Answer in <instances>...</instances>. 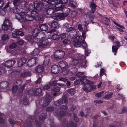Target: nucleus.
Instances as JSON below:
<instances>
[{"label": "nucleus", "mask_w": 127, "mask_h": 127, "mask_svg": "<svg viewBox=\"0 0 127 127\" xmlns=\"http://www.w3.org/2000/svg\"><path fill=\"white\" fill-rule=\"evenodd\" d=\"M83 74L84 73L83 72H79L76 74V76L79 77H82Z\"/></svg>", "instance_id": "obj_64"}, {"label": "nucleus", "mask_w": 127, "mask_h": 127, "mask_svg": "<svg viewBox=\"0 0 127 127\" xmlns=\"http://www.w3.org/2000/svg\"><path fill=\"white\" fill-rule=\"evenodd\" d=\"M66 32L67 33H77L76 29L74 27H70L67 28L66 29Z\"/></svg>", "instance_id": "obj_30"}, {"label": "nucleus", "mask_w": 127, "mask_h": 127, "mask_svg": "<svg viewBox=\"0 0 127 127\" xmlns=\"http://www.w3.org/2000/svg\"><path fill=\"white\" fill-rule=\"evenodd\" d=\"M9 122L10 123V124L12 125H13L17 123L16 121H14V120H13V119H10L9 120Z\"/></svg>", "instance_id": "obj_63"}, {"label": "nucleus", "mask_w": 127, "mask_h": 127, "mask_svg": "<svg viewBox=\"0 0 127 127\" xmlns=\"http://www.w3.org/2000/svg\"><path fill=\"white\" fill-rule=\"evenodd\" d=\"M44 70V67L43 66L39 65L37 66L35 68V71L36 73H41Z\"/></svg>", "instance_id": "obj_20"}, {"label": "nucleus", "mask_w": 127, "mask_h": 127, "mask_svg": "<svg viewBox=\"0 0 127 127\" xmlns=\"http://www.w3.org/2000/svg\"><path fill=\"white\" fill-rule=\"evenodd\" d=\"M66 33H63L60 34V37L61 39H63L65 38L66 36Z\"/></svg>", "instance_id": "obj_60"}, {"label": "nucleus", "mask_w": 127, "mask_h": 127, "mask_svg": "<svg viewBox=\"0 0 127 127\" xmlns=\"http://www.w3.org/2000/svg\"><path fill=\"white\" fill-rule=\"evenodd\" d=\"M64 45L69 44L70 43V40L68 39H64L62 41Z\"/></svg>", "instance_id": "obj_54"}, {"label": "nucleus", "mask_w": 127, "mask_h": 127, "mask_svg": "<svg viewBox=\"0 0 127 127\" xmlns=\"http://www.w3.org/2000/svg\"><path fill=\"white\" fill-rule=\"evenodd\" d=\"M42 89L40 88H39L36 89L33 91L30 90L29 92H30L31 94H32L35 95L37 96L40 95L42 93Z\"/></svg>", "instance_id": "obj_17"}, {"label": "nucleus", "mask_w": 127, "mask_h": 127, "mask_svg": "<svg viewBox=\"0 0 127 127\" xmlns=\"http://www.w3.org/2000/svg\"><path fill=\"white\" fill-rule=\"evenodd\" d=\"M62 71L61 72L62 74L65 75L69 73V71L67 68L62 69Z\"/></svg>", "instance_id": "obj_33"}, {"label": "nucleus", "mask_w": 127, "mask_h": 127, "mask_svg": "<svg viewBox=\"0 0 127 127\" xmlns=\"http://www.w3.org/2000/svg\"><path fill=\"white\" fill-rule=\"evenodd\" d=\"M65 53L61 50L56 51L54 55V58L57 59H61L65 55Z\"/></svg>", "instance_id": "obj_9"}, {"label": "nucleus", "mask_w": 127, "mask_h": 127, "mask_svg": "<svg viewBox=\"0 0 127 127\" xmlns=\"http://www.w3.org/2000/svg\"><path fill=\"white\" fill-rule=\"evenodd\" d=\"M104 74L106 75L105 73L104 70L103 68H101L100 71V77H101Z\"/></svg>", "instance_id": "obj_59"}, {"label": "nucleus", "mask_w": 127, "mask_h": 127, "mask_svg": "<svg viewBox=\"0 0 127 127\" xmlns=\"http://www.w3.org/2000/svg\"><path fill=\"white\" fill-rule=\"evenodd\" d=\"M2 28L3 30L7 31L10 30L12 31L14 29L12 27V23L10 22L9 20L7 18H6L2 26Z\"/></svg>", "instance_id": "obj_2"}, {"label": "nucleus", "mask_w": 127, "mask_h": 127, "mask_svg": "<svg viewBox=\"0 0 127 127\" xmlns=\"http://www.w3.org/2000/svg\"><path fill=\"white\" fill-rule=\"evenodd\" d=\"M67 126L68 127H76L77 126L76 124L72 122L67 123Z\"/></svg>", "instance_id": "obj_40"}, {"label": "nucleus", "mask_w": 127, "mask_h": 127, "mask_svg": "<svg viewBox=\"0 0 127 127\" xmlns=\"http://www.w3.org/2000/svg\"><path fill=\"white\" fill-rule=\"evenodd\" d=\"M58 64L61 69L68 68V67L67 63L64 61L60 62Z\"/></svg>", "instance_id": "obj_21"}, {"label": "nucleus", "mask_w": 127, "mask_h": 127, "mask_svg": "<svg viewBox=\"0 0 127 127\" xmlns=\"http://www.w3.org/2000/svg\"><path fill=\"white\" fill-rule=\"evenodd\" d=\"M16 61L14 60H9L6 61L4 63L5 66L8 67H12L16 63Z\"/></svg>", "instance_id": "obj_15"}, {"label": "nucleus", "mask_w": 127, "mask_h": 127, "mask_svg": "<svg viewBox=\"0 0 127 127\" xmlns=\"http://www.w3.org/2000/svg\"><path fill=\"white\" fill-rule=\"evenodd\" d=\"M19 72L17 71L12 72L11 73V77L12 78H14L17 77Z\"/></svg>", "instance_id": "obj_32"}, {"label": "nucleus", "mask_w": 127, "mask_h": 127, "mask_svg": "<svg viewBox=\"0 0 127 127\" xmlns=\"http://www.w3.org/2000/svg\"><path fill=\"white\" fill-rule=\"evenodd\" d=\"M85 58V55H83L81 56V59L80 60L79 65L82 67H86V62L84 61V59Z\"/></svg>", "instance_id": "obj_19"}, {"label": "nucleus", "mask_w": 127, "mask_h": 127, "mask_svg": "<svg viewBox=\"0 0 127 127\" xmlns=\"http://www.w3.org/2000/svg\"><path fill=\"white\" fill-rule=\"evenodd\" d=\"M18 86L17 85L14 86L12 89V92L14 93H16L18 90Z\"/></svg>", "instance_id": "obj_52"}, {"label": "nucleus", "mask_w": 127, "mask_h": 127, "mask_svg": "<svg viewBox=\"0 0 127 127\" xmlns=\"http://www.w3.org/2000/svg\"><path fill=\"white\" fill-rule=\"evenodd\" d=\"M9 86V83L7 81H3L0 83V88L2 89L7 88Z\"/></svg>", "instance_id": "obj_23"}, {"label": "nucleus", "mask_w": 127, "mask_h": 127, "mask_svg": "<svg viewBox=\"0 0 127 127\" xmlns=\"http://www.w3.org/2000/svg\"><path fill=\"white\" fill-rule=\"evenodd\" d=\"M27 60L24 58H23L20 59L17 62L18 65L19 67H21L26 62Z\"/></svg>", "instance_id": "obj_22"}, {"label": "nucleus", "mask_w": 127, "mask_h": 127, "mask_svg": "<svg viewBox=\"0 0 127 127\" xmlns=\"http://www.w3.org/2000/svg\"><path fill=\"white\" fill-rule=\"evenodd\" d=\"M63 103V100L60 99L57 101H55L54 103L55 106H59L61 105Z\"/></svg>", "instance_id": "obj_34"}, {"label": "nucleus", "mask_w": 127, "mask_h": 127, "mask_svg": "<svg viewBox=\"0 0 127 127\" xmlns=\"http://www.w3.org/2000/svg\"><path fill=\"white\" fill-rule=\"evenodd\" d=\"M39 42L37 43L39 48H40L42 49H43L44 48L48 47L50 46L49 42L47 40H41L38 41Z\"/></svg>", "instance_id": "obj_5"}, {"label": "nucleus", "mask_w": 127, "mask_h": 127, "mask_svg": "<svg viewBox=\"0 0 127 127\" xmlns=\"http://www.w3.org/2000/svg\"><path fill=\"white\" fill-rule=\"evenodd\" d=\"M49 84L50 86H53L57 85V83L56 81H52L50 82Z\"/></svg>", "instance_id": "obj_53"}, {"label": "nucleus", "mask_w": 127, "mask_h": 127, "mask_svg": "<svg viewBox=\"0 0 127 127\" xmlns=\"http://www.w3.org/2000/svg\"><path fill=\"white\" fill-rule=\"evenodd\" d=\"M39 28L41 31H45L47 30L48 29V26L46 24H41L39 25Z\"/></svg>", "instance_id": "obj_25"}, {"label": "nucleus", "mask_w": 127, "mask_h": 127, "mask_svg": "<svg viewBox=\"0 0 127 127\" xmlns=\"http://www.w3.org/2000/svg\"><path fill=\"white\" fill-rule=\"evenodd\" d=\"M35 9L38 11H40L41 9L42 4L38 2L35 3H34Z\"/></svg>", "instance_id": "obj_29"}, {"label": "nucleus", "mask_w": 127, "mask_h": 127, "mask_svg": "<svg viewBox=\"0 0 127 127\" xmlns=\"http://www.w3.org/2000/svg\"><path fill=\"white\" fill-rule=\"evenodd\" d=\"M47 2L50 4L51 5L53 6L52 7H55V6L57 5V4H59V2H58L57 0H46Z\"/></svg>", "instance_id": "obj_24"}, {"label": "nucleus", "mask_w": 127, "mask_h": 127, "mask_svg": "<svg viewBox=\"0 0 127 127\" xmlns=\"http://www.w3.org/2000/svg\"><path fill=\"white\" fill-rule=\"evenodd\" d=\"M16 46V44L15 43H12L9 46V47L10 49H12L15 48Z\"/></svg>", "instance_id": "obj_62"}, {"label": "nucleus", "mask_w": 127, "mask_h": 127, "mask_svg": "<svg viewBox=\"0 0 127 127\" xmlns=\"http://www.w3.org/2000/svg\"><path fill=\"white\" fill-rule=\"evenodd\" d=\"M24 14H25L23 13L19 14H17L15 15L16 18L20 22H25V16L24 15Z\"/></svg>", "instance_id": "obj_12"}, {"label": "nucleus", "mask_w": 127, "mask_h": 127, "mask_svg": "<svg viewBox=\"0 0 127 127\" xmlns=\"http://www.w3.org/2000/svg\"><path fill=\"white\" fill-rule=\"evenodd\" d=\"M50 86L49 85V84L45 85L43 87V90H47L49 89L50 88Z\"/></svg>", "instance_id": "obj_58"}, {"label": "nucleus", "mask_w": 127, "mask_h": 127, "mask_svg": "<svg viewBox=\"0 0 127 127\" xmlns=\"http://www.w3.org/2000/svg\"><path fill=\"white\" fill-rule=\"evenodd\" d=\"M65 15L63 13H56L54 16H53L52 18L55 20H63L67 16H65Z\"/></svg>", "instance_id": "obj_10"}, {"label": "nucleus", "mask_w": 127, "mask_h": 127, "mask_svg": "<svg viewBox=\"0 0 127 127\" xmlns=\"http://www.w3.org/2000/svg\"><path fill=\"white\" fill-rule=\"evenodd\" d=\"M51 71L53 74L58 73L60 71V69L58 66L56 65H53L51 68Z\"/></svg>", "instance_id": "obj_16"}, {"label": "nucleus", "mask_w": 127, "mask_h": 127, "mask_svg": "<svg viewBox=\"0 0 127 127\" xmlns=\"http://www.w3.org/2000/svg\"><path fill=\"white\" fill-rule=\"evenodd\" d=\"M69 2L71 6L75 7L77 6V3L75 0H70Z\"/></svg>", "instance_id": "obj_42"}, {"label": "nucleus", "mask_w": 127, "mask_h": 127, "mask_svg": "<svg viewBox=\"0 0 127 127\" xmlns=\"http://www.w3.org/2000/svg\"><path fill=\"white\" fill-rule=\"evenodd\" d=\"M53 107H47L46 110L47 111L50 112L53 111L54 110Z\"/></svg>", "instance_id": "obj_61"}, {"label": "nucleus", "mask_w": 127, "mask_h": 127, "mask_svg": "<svg viewBox=\"0 0 127 127\" xmlns=\"http://www.w3.org/2000/svg\"><path fill=\"white\" fill-rule=\"evenodd\" d=\"M59 4H65L67 3L68 0H57Z\"/></svg>", "instance_id": "obj_49"}, {"label": "nucleus", "mask_w": 127, "mask_h": 127, "mask_svg": "<svg viewBox=\"0 0 127 127\" xmlns=\"http://www.w3.org/2000/svg\"><path fill=\"white\" fill-rule=\"evenodd\" d=\"M40 30L39 29L35 28L32 32L33 38V41L35 43L38 42V41L42 38V37L41 38H38L37 37L38 34L39 33Z\"/></svg>", "instance_id": "obj_6"}, {"label": "nucleus", "mask_w": 127, "mask_h": 127, "mask_svg": "<svg viewBox=\"0 0 127 127\" xmlns=\"http://www.w3.org/2000/svg\"><path fill=\"white\" fill-rule=\"evenodd\" d=\"M24 35V33L21 31L19 30H16L12 34V36L16 38H19V36H23Z\"/></svg>", "instance_id": "obj_14"}, {"label": "nucleus", "mask_w": 127, "mask_h": 127, "mask_svg": "<svg viewBox=\"0 0 127 127\" xmlns=\"http://www.w3.org/2000/svg\"><path fill=\"white\" fill-rule=\"evenodd\" d=\"M28 13L30 14L32 16L34 19L36 20H41L43 21V18L42 16L39 15L38 12L35 10L31 12L29 11L28 12Z\"/></svg>", "instance_id": "obj_4"}, {"label": "nucleus", "mask_w": 127, "mask_h": 127, "mask_svg": "<svg viewBox=\"0 0 127 127\" xmlns=\"http://www.w3.org/2000/svg\"><path fill=\"white\" fill-rule=\"evenodd\" d=\"M55 7L57 8H56V10L57 11L62 10L63 13L65 15V16H67L68 15V14L70 11V9L69 8L64 7L62 8L61 7V6H57V5H56Z\"/></svg>", "instance_id": "obj_8"}, {"label": "nucleus", "mask_w": 127, "mask_h": 127, "mask_svg": "<svg viewBox=\"0 0 127 127\" xmlns=\"http://www.w3.org/2000/svg\"><path fill=\"white\" fill-rule=\"evenodd\" d=\"M82 88L83 90L86 92L88 93L91 91L89 89V87L88 88L87 86L85 85L83 86Z\"/></svg>", "instance_id": "obj_56"}, {"label": "nucleus", "mask_w": 127, "mask_h": 127, "mask_svg": "<svg viewBox=\"0 0 127 127\" xmlns=\"http://www.w3.org/2000/svg\"><path fill=\"white\" fill-rule=\"evenodd\" d=\"M60 24L56 22H54L51 23V26L52 28H59Z\"/></svg>", "instance_id": "obj_31"}, {"label": "nucleus", "mask_w": 127, "mask_h": 127, "mask_svg": "<svg viewBox=\"0 0 127 127\" xmlns=\"http://www.w3.org/2000/svg\"><path fill=\"white\" fill-rule=\"evenodd\" d=\"M28 100L26 97H25L22 100L21 102L23 105H27L28 104Z\"/></svg>", "instance_id": "obj_44"}, {"label": "nucleus", "mask_w": 127, "mask_h": 127, "mask_svg": "<svg viewBox=\"0 0 127 127\" xmlns=\"http://www.w3.org/2000/svg\"><path fill=\"white\" fill-rule=\"evenodd\" d=\"M13 12L15 13H18L20 12L19 9L16 7L13 8L12 10Z\"/></svg>", "instance_id": "obj_57"}, {"label": "nucleus", "mask_w": 127, "mask_h": 127, "mask_svg": "<svg viewBox=\"0 0 127 127\" xmlns=\"http://www.w3.org/2000/svg\"><path fill=\"white\" fill-rule=\"evenodd\" d=\"M56 5L55 6V7H52L50 6L47 9L46 13L48 15H52L54 14L55 15L56 13V11H57L56 10V8H57L55 7Z\"/></svg>", "instance_id": "obj_7"}, {"label": "nucleus", "mask_w": 127, "mask_h": 127, "mask_svg": "<svg viewBox=\"0 0 127 127\" xmlns=\"http://www.w3.org/2000/svg\"><path fill=\"white\" fill-rule=\"evenodd\" d=\"M62 99L63 101H64V103L65 104H66L68 103L67 98V96L65 95H63L62 96Z\"/></svg>", "instance_id": "obj_46"}, {"label": "nucleus", "mask_w": 127, "mask_h": 127, "mask_svg": "<svg viewBox=\"0 0 127 127\" xmlns=\"http://www.w3.org/2000/svg\"><path fill=\"white\" fill-rule=\"evenodd\" d=\"M26 39L28 41H31L33 42H35L34 41H33V38L31 36H27L26 37Z\"/></svg>", "instance_id": "obj_48"}, {"label": "nucleus", "mask_w": 127, "mask_h": 127, "mask_svg": "<svg viewBox=\"0 0 127 127\" xmlns=\"http://www.w3.org/2000/svg\"><path fill=\"white\" fill-rule=\"evenodd\" d=\"M51 90L53 92H58L60 90V88L58 87H55L51 88Z\"/></svg>", "instance_id": "obj_55"}, {"label": "nucleus", "mask_w": 127, "mask_h": 127, "mask_svg": "<svg viewBox=\"0 0 127 127\" xmlns=\"http://www.w3.org/2000/svg\"><path fill=\"white\" fill-rule=\"evenodd\" d=\"M14 5L16 6L20 5L21 4L20 1V0H14L13 1Z\"/></svg>", "instance_id": "obj_43"}, {"label": "nucleus", "mask_w": 127, "mask_h": 127, "mask_svg": "<svg viewBox=\"0 0 127 127\" xmlns=\"http://www.w3.org/2000/svg\"><path fill=\"white\" fill-rule=\"evenodd\" d=\"M119 48L117 47L116 45L113 46H112V51L113 52L115 53L114 55H116V53L118 49Z\"/></svg>", "instance_id": "obj_47"}, {"label": "nucleus", "mask_w": 127, "mask_h": 127, "mask_svg": "<svg viewBox=\"0 0 127 127\" xmlns=\"http://www.w3.org/2000/svg\"><path fill=\"white\" fill-rule=\"evenodd\" d=\"M92 11L88 12L87 14V17L89 18L91 20H93L94 18V13Z\"/></svg>", "instance_id": "obj_27"}, {"label": "nucleus", "mask_w": 127, "mask_h": 127, "mask_svg": "<svg viewBox=\"0 0 127 127\" xmlns=\"http://www.w3.org/2000/svg\"><path fill=\"white\" fill-rule=\"evenodd\" d=\"M52 100L51 96L50 94L46 95V97L41 101V102L40 103L42 106L46 107L48 105L51 101Z\"/></svg>", "instance_id": "obj_3"}, {"label": "nucleus", "mask_w": 127, "mask_h": 127, "mask_svg": "<svg viewBox=\"0 0 127 127\" xmlns=\"http://www.w3.org/2000/svg\"><path fill=\"white\" fill-rule=\"evenodd\" d=\"M86 33L84 31L82 32V36L83 39H82V37L80 36H77L75 38L73 44L74 46L77 47L82 46L84 48H86L87 46L86 43L84 40L86 37Z\"/></svg>", "instance_id": "obj_1"}, {"label": "nucleus", "mask_w": 127, "mask_h": 127, "mask_svg": "<svg viewBox=\"0 0 127 127\" xmlns=\"http://www.w3.org/2000/svg\"><path fill=\"white\" fill-rule=\"evenodd\" d=\"M60 38V36L57 34H52L51 37V38L54 40H58Z\"/></svg>", "instance_id": "obj_41"}, {"label": "nucleus", "mask_w": 127, "mask_h": 127, "mask_svg": "<svg viewBox=\"0 0 127 127\" xmlns=\"http://www.w3.org/2000/svg\"><path fill=\"white\" fill-rule=\"evenodd\" d=\"M31 75L30 72L29 71H27L21 74V76L22 78L26 77Z\"/></svg>", "instance_id": "obj_37"}, {"label": "nucleus", "mask_w": 127, "mask_h": 127, "mask_svg": "<svg viewBox=\"0 0 127 127\" xmlns=\"http://www.w3.org/2000/svg\"><path fill=\"white\" fill-rule=\"evenodd\" d=\"M37 58H33L28 60L27 62V64L28 66L32 67L36 64V61L38 60Z\"/></svg>", "instance_id": "obj_13"}, {"label": "nucleus", "mask_w": 127, "mask_h": 127, "mask_svg": "<svg viewBox=\"0 0 127 127\" xmlns=\"http://www.w3.org/2000/svg\"><path fill=\"white\" fill-rule=\"evenodd\" d=\"M49 57L47 56L45 57V60L44 61L43 64L45 65H49Z\"/></svg>", "instance_id": "obj_36"}, {"label": "nucleus", "mask_w": 127, "mask_h": 127, "mask_svg": "<svg viewBox=\"0 0 127 127\" xmlns=\"http://www.w3.org/2000/svg\"><path fill=\"white\" fill-rule=\"evenodd\" d=\"M39 52V50L37 48H36L31 52V55L32 56H34L37 55Z\"/></svg>", "instance_id": "obj_35"}, {"label": "nucleus", "mask_w": 127, "mask_h": 127, "mask_svg": "<svg viewBox=\"0 0 127 127\" xmlns=\"http://www.w3.org/2000/svg\"><path fill=\"white\" fill-rule=\"evenodd\" d=\"M81 59V56L72 58L71 60V65L73 66H76L78 64H79Z\"/></svg>", "instance_id": "obj_11"}, {"label": "nucleus", "mask_w": 127, "mask_h": 127, "mask_svg": "<svg viewBox=\"0 0 127 127\" xmlns=\"http://www.w3.org/2000/svg\"><path fill=\"white\" fill-rule=\"evenodd\" d=\"M75 90L74 88L69 89L67 90V92L71 95H73L75 93Z\"/></svg>", "instance_id": "obj_45"}, {"label": "nucleus", "mask_w": 127, "mask_h": 127, "mask_svg": "<svg viewBox=\"0 0 127 127\" xmlns=\"http://www.w3.org/2000/svg\"><path fill=\"white\" fill-rule=\"evenodd\" d=\"M87 77L85 76H83L80 78L79 79L80 80H81V82H83L84 83L87 84H93V82L87 79Z\"/></svg>", "instance_id": "obj_18"}, {"label": "nucleus", "mask_w": 127, "mask_h": 127, "mask_svg": "<svg viewBox=\"0 0 127 127\" xmlns=\"http://www.w3.org/2000/svg\"><path fill=\"white\" fill-rule=\"evenodd\" d=\"M77 33H67L68 37L70 38H73L75 37Z\"/></svg>", "instance_id": "obj_38"}, {"label": "nucleus", "mask_w": 127, "mask_h": 127, "mask_svg": "<svg viewBox=\"0 0 127 127\" xmlns=\"http://www.w3.org/2000/svg\"><path fill=\"white\" fill-rule=\"evenodd\" d=\"M90 7L92 9V11L93 13H94L96 9V5L94 3V0H92V2L90 3Z\"/></svg>", "instance_id": "obj_26"}, {"label": "nucleus", "mask_w": 127, "mask_h": 127, "mask_svg": "<svg viewBox=\"0 0 127 127\" xmlns=\"http://www.w3.org/2000/svg\"><path fill=\"white\" fill-rule=\"evenodd\" d=\"M9 38L8 35L6 34H3L1 39L3 40H6Z\"/></svg>", "instance_id": "obj_50"}, {"label": "nucleus", "mask_w": 127, "mask_h": 127, "mask_svg": "<svg viewBox=\"0 0 127 127\" xmlns=\"http://www.w3.org/2000/svg\"><path fill=\"white\" fill-rule=\"evenodd\" d=\"M46 114L42 113L39 116V119L40 120H44L46 118Z\"/></svg>", "instance_id": "obj_39"}, {"label": "nucleus", "mask_w": 127, "mask_h": 127, "mask_svg": "<svg viewBox=\"0 0 127 127\" xmlns=\"http://www.w3.org/2000/svg\"><path fill=\"white\" fill-rule=\"evenodd\" d=\"M29 14L28 13L25 16V22L27 21H32L34 19L33 17L31 16V14Z\"/></svg>", "instance_id": "obj_28"}, {"label": "nucleus", "mask_w": 127, "mask_h": 127, "mask_svg": "<svg viewBox=\"0 0 127 127\" xmlns=\"http://www.w3.org/2000/svg\"><path fill=\"white\" fill-rule=\"evenodd\" d=\"M34 9H35L34 4H31L29 5L28 7L29 10L32 11H34Z\"/></svg>", "instance_id": "obj_51"}]
</instances>
